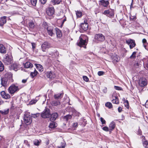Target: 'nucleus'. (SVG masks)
Listing matches in <instances>:
<instances>
[{"mask_svg":"<svg viewBox=\"0 0 148 148\" xmlns=\"http://www.w3.org/2000/svg\"><path fill=\"white\" fill-rule=\"evenodd\" d=\"M85 37L84 36L83 37L82 36H80L79 39L77 42V44L80 47H83L85 49L86 48V46L87 42L86 39H84V38Z\"/></svg>","mask_w":148,"mask_h":148,"instance_id":"obj_1","label":"nucleus"},{"mask_svg":"<svg viewBox=\"0 0 148 148\" xmlns=\"http://www.w3.org/2000/svg\"><path fill=\"white\" fill-rule=\"evenodd\" d=\"M3 62L5 64L9 65L13 62V58L11 56L5 54L3 59Z\"/></svg>","mask_w":148,"mask_h":148,"instance_id":"obj_2","label":"nucleus"},{"mask_svg":"<svg viewBox=\"0 0 148 148\" xmlns=\"http://www.w3.org/2000/svg\"><path fill=\"white\" fill-rule=\"evenodd\" d=\"M19 89L20 88L16 84H12L9 87L8 90L10 93L13 95L16 92L18 91Z\"/></svg>","mask_w":148,"mask_h":148,"instance_id":"obj_3","label":"nucleus"},{"mask_svg":"<svg viewBox=\"0 0 148 148\" xmlns=\"http://www.w3.org/2000/svg\"><path fill=\"white\" fill-rule=\"evenodd\" d=\"M24 120L25 123L27 125H29L32 122L31 116H30L29 113H26L24 117Z\"/></svg>","mask_w":148,"mask_h":148,"instance_id":"obj_4","label":"nucleus"},{"mask_svg":"<svg viewBox=\"0 0 148 148\" xmlns=\"http://www.w3.org/2000/svg\"><path fill=\"white\" fill-rule=\"evenodd\" d=\"M51 47V45L49 43L47 42H45L41 45V49L43 52H45L46 50Z\"/></svg>","mask_w":148,"mask_h":148,"instance_id":"obj_5","label":"nucleus"},{"mask_svg":"<svg viewBox=\"0 0 148 148\" xmlns=\"http://www.w3.org/2000/svg\"><path fill=\"white\" fill-rule=\"evenodd\" d=\"M105 39V36L102 34H97L95 35V41L102 42L104 41Z\"/></svg>","mask_w":148,"mask_h":148,"instance_id":"obj_6","label":"nucleus"},{"mask_svg":"<svg viewBox=\"0 0 148 148\" xmlns=\"http://www.w3.org/2000/svg\"><path fill=\"white\" fill-rule=\"evenodd\" d=\"M51 116L50 110L48 109H46L41 114V117L43 118H49Z\"/></svg>","mask_w":148,"mask_h":148,"instance_id":"obj_7","label":"nucleus"},{"mask_svg":"<svg viewBox=\"0 0 148 148\" xmlns=\"http://www.w3.org/2000/svg\"><path fill=\"white\" fill-rule=\"evenodd\" d=\"M12 82L9 81L6 78H3L1 79V84L2 86L4 87L7 86Z\"/></svg>","mask_w":148,"mask_h":148,"instance_id":"obj_8","label":"nucleus"},{"mask_svg":"<svg viewBox=\"0 0 148 148\" xmlns=\"http://www.w3.org/2000/svg\"><path fill=\"white\" fill-rule=\"evenodd\" d=\"M103 14L110 17H112L114 15V10L111 9L104 11Z\"/></svg>","mask_w":148,"mask_h":148,"instance_id":"obj_9","label":"nucleus"},{"mask_svg":"<svg viewBox=\"0 0 148 148\" xmlns=\"http://www.w3.org/2000/svg\"><path fill=\"white\" fill-rule=\"evenodd\" d=\"M126 43L129 46L130 48L132 49L136 45L135 41L133 40L130 39L126 40Z\"/></svg>","mask_w":148,"mask_h":148,"instance_id":"obj_10","label":"nucleus"},{"mask_svg":"<svg viewBox=\"0 0 148 148\" xmlns=\"http://www.w3.org/2000/svg\"><path fill=\"white\" fill-rule=\"evenodd\" d=\"M147 84V80L145 78H143L139 80V84L141 87H144L146 86Z\"/></svg>","mask_w":148,"mask_h":148,"instance_id":"obj_11","label":"nucleus"},{"mask_svg":"<svg viewBox=\"0 0 148 148\" xmlns=\"http://www.w3.org/2000/svg\"><path fill=\"white\" fill-rule=\"evenodd\" d=\"M47 77L50 79H53L56 77V75L53 72L51 71L47 72L46 73Z\"/></svg>","mask_w":148,"mask_h":148,"instance_id":"obj_12","label":"nucleus"},{"mask_svg":"<svg viewBox=\"0 0 148 148\" xmlns=\"http://www.w3.org/2000/svg\"><path fill=\"white\" fill-rule=\"evenodd\" d=\"M5 78H6L9 80V81L12 82H13V80L12 79V74L11 73L8 72L6 73L5 75Z\"/></svg>","mask_w":148,"mask_h":148,"instance_id":"obj_13","label":"nucleus"},{"mask_svg":"<svg viewBox=\"0 0 148 148\" xmlns=\"http://www.w3.org/2000/svg\"><path fill=\"white\" fill-rule=\"evenodd\" d=\"M68 108L69 109V111L71 112L72 113L71 115L74 116H79L80 115V113L75 110L74 108L71 107H68Z\"/></svg>","mask_w":148,"mask_h":148,"instance_id":"obj_14","label":"nucleus"},{"mask_svg":"<svg viewBox=\"0 0 148 148\" xmlns=\"http://www.w3.org/2000/svg\"><path fill=\"white\" fill-rule=\"evenodd\" d=\"M1 95L3 98L5 99H9L10 97V95L6 93L3 91L1 92Z\"/></svg>","mask_w":148,"mask_h":148,"instance_id":"obj_15","label":"nucleus"},{"mask_svg":"<svg viewBox=\"0 0 148 148\" xmlns=\"http://www.w3.org/2000/svg\"><path fill=\"white\" fill-rule=\"evenodd\" d=\"M81 27L83 30L86 31L88 29V23L84 21V23L81 24Z\"/></svg>","mask_w":148,"mask_h":148,"instance_id":"obj_16","label":"nucleus"},{"mask_svg":"<svg viewBox=\"0 0 148 148\" xmlns=\"http://www.w3.org/2000/svg\"><path fill=\"white\" fill-rule=\"evenodd\" d=\"M46 12L47 14L48 15L50 16H52L54 12V9L53 7L49 8Z\"/></svg>","mask_w":148,"mask_h":148,"instance_id":"obj_17","label":"nucleus"},{"mask_svg":"<svg viewBox=\"0 0 148 148\" xmlns=\"http://www.w3.org/2000/svg\"><path fill=\"white\" fill-rule=\"evenodd\" d=\"M45 28H47V32L51 36H52L53 34V28L51 27H47V26L45 27Z\"/></svg>","mask_w":148,"mask_h":148,"instance_id":"obj_18","label":"nucleus"},{"mask_svg":"<svg viewBox=\"0 0 148 148\" xmlns=\"http://www.w3.org/2000/svg\"><path fill=\"white\" fill-rule=\"evenodd\" d=\"M6 52L5 47L2 44H0V53L5 54Z\"/></svg>","mask_w":148,"mask_h":148,"instance_id":"obj_19","label":"nucleus"},{"mask_svg":"<svg viewBox=\"0 0 148 148\" xmlns=\"http://www.w3.org/2000/svg\"><path fill=\"white\" fill-rule=\"evenodd\" d=\"M60 102L59 100L55 99L51 101V104L53 106H57L60 104Z\"/></svg>","mask_w":148,"mask_h":148,"instance_id":"obj_20","label":"nucleus"},{"mask_svg":"<svg viewBox=\"0 0 148 148\" xmlns=\"http://www.w3.org/2000/svg\"><path fill=\"white\" fill-rule=\"evenodd\" d=\"M6 17L4 16L0 19V26H2L3 25L6 23Z\"/></svg>","mask_w":148,"mask_h":148,"instance_id":"obj_21","label":"nucleus"},{"mask_svg":"<svg viewBox=\"0 0 148 148\" xmlns=\"http://www.w3.org/2000/svg\"><path fill=\"white\" fill-rule=\"evenodd\" d=\"M11 67L12 69L16 71L18 70L19 68V65L18 64L14 63L11 65Z\"/></svg>","mask_w":148,"mask_h":148,"instance_id":"obj_22","label":"nucleus"},{"mask_svg":"<svg viewBox=\"0 0 148 148\" xmlns=\"http://www.w3.org/2000/svg\"><path fill=\"white\" fill-rule=\"evenodd\" d=\"M50 120L52 121H54L58 116V114L57 113H53L51 115Z\"/></svg>","mask_w":148,"mask_h":148,"instance_id":"obj_23","label":"nucleus"},{"mask_svg":"<svg viewBox=\"0 0 148 148\" xmlns=\"http://www.w3.org/2000/svg\"><path fill=\"white\" fill-rule=\"evenodd\" d=\"M115 127V122L112 121L110 124L109 125V130L111 131L114 129Z\"/></svg>","mask_w":148,"mask_h":148,"instance_id":"obj_24","label":"nucleus"},{"mask_svg":"<svg viewBox=\"0 0 148 148\" xmlns=\"http://www.w3.org/2000/svg\"><path fill=\"white\" fill-rule=\"evenodd\" d=\"M41 142V140L40 139H35L33 141V143L35 146H38L40 145Z\"/></svg>","mask_w":148,"mask_h":148,"instance_id":"obj_25","label":"nucleus"},{"mask_svg":"<svg viewBox=\"0 0 148 148\" xmlns=\"http://www.w3.org/2000/svg\"><path fill=\"white\" fill-rule=\"evenodd\" d=\"M100 4L104 7H107L109 4L108 1H105L104 0L100 1Z\"/></svg>","mask_w":148,"mask_h":148,"instance_id":"obj_26","label":"nucleus"},{"mask_svg":"<svg viewBox=\"0 0 148 148\" xmlns=\"http://www.w3.org/2000/svg\"><path fill=\"white\" fill-rule=\"evenodd\" d=\"M24 66L25 68H32L33 66V64L29 62H27L24 64Z\"/></svg>","mask_w":148,"mask_h":148,"instance_id":"obj_27","label":"nucleus"},{"mask_svg":"<svg viewBox=\"0 0 148 148\" xmlns=\"http://www.w3.org/2000/svg\"><path fill=\"white\" fill-rule=\"evenodd\" d=\"M36 66L37 69L40 72H41L43 70V68L42 66L40 64H37Z\"/></svg>","mask_w":148,"mask_h":148,"instance_id":"obj_28","label":"nucleus"},{"mask_svg":"<svg viewBox=\"0 0 148 148\" xmlns=\"http://www.w3.org/2000/svg\"><path fill=\"white\" fill-rule=\"evenodd\" d=\"M63 93H58L57 94L55 95L54 96V98L55 99L57 100V99L60 98L62 97Z\"/></svg>","mask_w":148,"mask_h":148,"instance_id":"obj_29","label":"nucleus"},{"mask_svg":"<svg viewBox=\"0 0 148 148\" xmlns=\"http://www.w3.org/2000/svg\"><path fill=\"white\" fill-rule=\"evenodd\" d=\"M56 35L58 37L60 38L62 36V34L58 28L56 29Z\"/></svg>","mask_w":148,"mask_h":148,"instance_id":"obj_30","label":"nucleus"},{"mask_svg":"<svg viewBox=\"0 0 148 148\" xmlns=\"http://www.w3.org/2000/svg\"><path fill=\"white\" fill-rule=\"evenodd\" d=\"M141 66L140 62L139 60L135 62L134 64V66L136 68L140 67Z\"/></svg>","mask_w":148,"mask_h":148,"instance_id":"obj_31","label":"nucleus"},{"mask_svg":"<svg viewBox=\"0 0 148 148\" xmlns=\"http://www.w3.org/2000/svg\"><path fill=\"white\" fill-rule=\"evenodd\" d=\"M56 126L57 125L55 122H51L50 123L49 125V127L51 128H55Z\"/></svg>","mask_w":148,"mask_h":148,"instance_id":"obj_32","label":"nucleus"},{"mask_svg":"<svg viewBox=\"0 0 148 148\" xmlns=\"http://www.w3.org/2000/svg\"><path fill=\"white\" fill-rule=\"evenodd\" d=\"M72 116L71 115H67L66 116H65L64 117V119L66 121H67L70 119L72 118Z\"/></svg>","mask_w":148,"mask_h":148,"instance_id":"obj_33","label":"nucleus"},{"mask_svg":"<svg viewBox=\"0 0 148 148\" xmlns=\"http://www.w3.org/2000/svg\"><path fill=\"white\" fill-rule=\"evenodd\" d=\"M51 1L53 5L58 4L61 1V0H51Z\"/></svg>","mask_w":148,"mask_h":148,"instance_id":"obj_34","label":"nucleus"},{"mask_svg":"<svg viewBox=\"0 0 148 148\" xmlns=\"http://www.w3.org/2000/svg\"><path fill=\"white\" fill-rule=\"evenodd\" d=\"M113 98H114L112 100L113 103L118 104L119 103V101L118 98L116 97H114Z\"/></svg>","mask_w":148,"mask_h":148,"instance_id":"obj_35","label":"nucleus"},{"mask_svg":"<svg viewBox=\"0 0 148 148\" xmlns=\"http://www.w3.org/2000/svg\"><path fill=\"white\" fill-rule=\"evenodd\" d=\"M29 27L31 29H33L35 26L34 23L33 22H29L28 23Z\"/></svg>","mask_w":148,"mask_h":148,"instance_id":"obj_36","label":"nucleus"},{"mask_svg":"<svg viewBox=\"0 0 148 148\" xmlns=\"http://www.w3.org/2000/svg\"><path fill=\"white\" fill-rule=\"evenodd\" d=\"M37 73L38 72L35 69L34 72H31L30 75L32 77H34L36 76L37 75Z\"/></svg>","mask_w":148,"mask_h":148,"instance_id":"obj_37","label":"nucleus"},{"mask_svg":"<svg viewBox=\"0 0 148 148\" xmlns=\"http://www.w3.org/2000/svg\"><path fill=\"white\" fill-rule=\"evenodd\" d=\"M66 145V143L64 141L61 142L60 145L59 147V148H64Z\"/></svg>","mask_w":148,"mask_h":148,"instance_id":"obj_38","label":"nucleus"},{"mask_svg":"<svg viewBox=\"0 0 148 148\" xmlns=\"http://www.w3.org/2000/svg\"><path fill=\"white\" fill-rule=\"evenodd\" d=\"M76 14L77 18H80L82 16V13L80 11H76Z\"/></svg>","mask_w":148,"mask_h":148,"instance_id":"obj_39","label":"nucleus"},{"mask_svg":"<svg viewBox=\"0 0 148 148\" xmlns=\"http://www.w3.org/2000/svg\"><path fill=\"white\" fill-rule=\"evenodd\" d=\"M105 106L110 109L112 108V103L110 102H107L105 104Z\"/></svg>","mask_w":148,"mask_h":148,"instance_id":"obj_40","label":"nucleus"},{"mask_svg":"<svg viewBox=\"0 0 148 148\" xmlns=\"http://www.w3.org/2000/svg\"><path fill=\"white\" fill-rule=\"evenodd\" d=\"M4 69V65L0 61V72L2 71Z\"/></svg>","mask_w":148,"mask_h":148,"instance_id":"obj_41","label":"nucleus"},{"mask_svg":"<svg viewBox=\"0 0 148 148\" xmlns=\"http://www.w3.org/2000/svg\"><path fill=\"white\" fill-rule=\"evenodd\" d=\"M9 111V109H7V110H5L4 111H1L0 112L2 114H6L8 113Z\"/></svg>","mask_w":148,"mask_h":148,"instance_id":"obj_42","label":"nucleus"},{"mask_svg":"<svg viewBox=\"0 0 148 148\" xmlns=\"http://www.w3.org/2000/svg\"><path fill=\"white\" fill-rule=\"evenodd\" d=\"M37 0H31V3L32 5L34 6L36 5Z\"/></svg>","mask_w":148,"mask_h":148,"instance_id":"obj_43","label":"nucleus"},{"mask_svg":"<svg viewBox=\"0 0 148 148\" xmlns=\"http://www.w3.org/2000/svg\"><path fill=\"white\" fill-rule=\"evenodd\" d=\"M136 52H134L131 56H130V58L131 59H134L136 57Z\"/></svg>","mask_w":148,"mask_h":148,"instance_id":"obj_44","label":"nucleus"},{"mask_svg":"<svg viewBox=\"0 0 148 148\" xmlns=\"http://www.w3.org/2000/svg\"><path fill=\"white\" fill-rule=\"evenodd\" d=\"M143 144L144 147L148 148V141H144L143 143Z\"/></svg>","mask_w":148,"mask_h":148,"instance_id":"obj_45","label":"nucleus"},{"mask_svg":"<svg viewBox=\"0 0 148 148\" xmlns=\"http://www.w3.org/2000/svg\"><path fill=\"white\" fill-rule=\"evenodd\" d=\"M142 42L143 44V46L145 48H146V44L147 43L146 40L145 38L143 39L142 40Z\"/></svg>","mask_w":148,"mask_h":148,"instance_id":"obj_46","label":"nucleus"},{"mask_svg":"<svg viewBox=\"0 0 148 148\" xmlns=\"http://www.w3.org/2000/svg\"><path fill=\"white\" fill-rule=\"evenodd\" d=\"M25 144L27 147H30V145L28 141L27 140H25L24 142Z\"/></svg>","mask_w":148,"mask_h":148,"instance_id":"obj_47","label":"nucleus"},{"mask_svg":"<svg viewBox=\"0 0 148 148\" xmlns=\"http://www.w3.org/2000/svg\"><path fill=\"white\" fill-rule=\"evenodd\" d=\"M73 127L74 128H77L78 126V123L76 122H74L72 125Z\"/></svg>","mask_w":148,"mask_h":148,"instance_id":"obj_48","label":"nucleus"},{"mask_svg":"<svg viewBox=\"0 0 148 148\" xmlns=\"http://www.w3.org/2000/svg\"><path fill=\"white\" fill-rule=\"evenodd\" d=\"M114 88L116 90H122L121 87L118 86H114Z\"/></svg>","mask_w":148,"mask_h":148,"instance_id":"obj_49","label":"nucleus"},{"mask_svg":"<svg viewBox=\"0 0 148 148\" xmlns=\"http://www.w3.org/2000/svg\"><path fill=\"white\" fill-rule=\"evenodd\" d=\"M102 129L106 131V132H108L109 131V129L108 127L107 126H105L102 128Z\"/></svg>","mask_w":148,"mask_h":148,"instance_id":"obj_50","label":"nucleus"},{"mask_svg":"<svg viewBox=\"0 0 148 148\" xmlns=\"http://www.w3.org/2000/svg\"><path fill=\"white\" fill-rule=\"evenodd\" d=\"M125 106L127 108H129V103L127 100L125 101L124 102Z\"/></svg>","mask_w":148,"mask_h":148,"instance_id":"obj_51","label":"nucleus"},{"mask_svg":"<svg viewBox=\"0 0 148 148\" xmlns=\"http://www.w3.org/2000/svg\"><path fill=\"white\" fill-rule=\"evenodd\" d=\"M83 79L86 82H87L88 81V78L86 76H84L83 77Z\"/></svg>","mask_w":148,"mask_h":148,"instance_id":"obj_52","label":"nucleus"},{"mask_svg":"<svg viewBox=\"0 0 148 148\" xmlns=\"http://www.w3.org/2000/svg\"><path fill=\"white\" fill-rule=\"evenodd\" d=\"M100 121L102 124H106V121L102 117L100 118Z\"/></svg>","mask_w":148,"mask_h":148,"instance_id":"obj_53","label":"nucleus"},{"mask_svg":"<svg viewBox=\"0 0 148 148\" xmlns=\"http://www.w3.org/2000/svg\"><path fill=\"white\" fill-rule=\"evenodd\" d=\"M39 116V114L38 113H37L36 114H32V117H33L34 118H36V117H38Z\"/></svg>","mask_w":148,"mask_h":148,"instance_id":"obj_54","label":"nucleus"},{"mask_svg":"<svg viewBox=\"0 0 148 148\" xmlns=\"http://www.w3.org/2000/svg\"><path fill=\"white\" fill-rule=\"evenodd\" d=\"M38 100V99L32 100L30 101V103L31 104H33L35 103Z\"/></svg>","mask_w":148,"mask_h":148,"instance_id":"obj_55","label":"nucleus"},{"mask_svg":"<svg viewBox=\"0 0 148 148\" xmlns=\"http://www.w3.org/2000/svg\"><path fill=\"white\" fill-rule=\"evenodd\" d=\"M104 72L102 71H99L98 72L97 74L99 76H101L103 75Z\"/></svg>","mask_w":148,"mask_h":148,"instance_id":"obj_56","label":"nucleus"},{"mask_svg":"<svg viewBox=\"0 0 148 148\" xmlns=\"http://www.w3.org/2000/svg\"><path fill=\"white\" fill-rule=\"evenodd\" d=\"M39 1L42 4H45L47 1V0H39Z\"/></svg>","mask_w":148,"mask_h":148,"instance_id":"obj_57","label":"nucleus"},{"mask_svg":"<svg viewBox=\"0 0 148 148\" xmlns=\"http://www.w3.org/2000/svg\"><path fill=\"white\" fill-rule=\"evenodd\" d=\"M32 49H34L35 48L36 44L34 43H32Z\"/></svg>","mask_w":148,"mask_h":148,"instance_id":"obj_58","label":"nucleus"},{"mask_svg":"<svg viewBox=\"0 0 148 148\" xmlns=\"http://www.w3.org/2000/svg\"><path fill=\"white\" fill-rule=\"evenodd\" d=\"M103 91L104 93H106L107 92V88L106 87H105L103 89Z\"/></svg>","mask_w":148,"mask_h":148,"instance_id":"obj_59","label":"nucleus"},{"mask_svg":"<svg viewBox=\"0 0 148 148\" xmlns=\"http://www.w3.org/2000/svg\"><path fill=\"white\" fill-rule=\"evenodd\" d=\"M118 111L119 112H121L122 110V108L121 107H119L118 108Z\"/></svg>","mask_w":148,"mask_h":148,"instance_id":"obj_60","label":"nucleus"},{"mask_svg":"<svg viewBox=\"0 0 148 148\" xmlns=\"http://www.w3.org/2000/svg\"><path fill=\"white\" fill-rule=\"evenodd\" d=\"M138 134L139 135H141L142 134V132L140 129H139L138 130Z\"/></svg>","mask_w":148,"mask_h":148,"instance_id":"obj_61","label":"nucleus"},{"mask_svg":"<svg viewBox=\"0 0 148 148\" xmlns=\"http://www.w3.org/2000/svg\"><path fill=\"white\" fill-rule=\"evenodd\" d=\"M49 141L48 139H47L45 141V143L47 145H48L49 143Z\"/></svg>","mask_w":148,"mask_h":148,"instance_id":"obj_62","label":"nucleus"},{"mask_svg":"<svg viewBox=\"0 0 148 148\" xmlns=\"http://www.w3.org/2000/svg\"><path fill=\"white\" fill-rule=\"evenodd\" d=\"M64 18L63 20V22L62 23V25H63V24L64 23V22L66 21V18L65 16H64Z\"/></svg>","mask_w":148,"mask_h":148,"instance_id":"obj_63","label":"nucleus"},{"mask_svg":"<svg viewBox=\"0 0 148 148\" xmlns=\"http://www.w3.org/2000/svg\"><path fill=\"white\" fill-rule=\"evenodd\" d=\"M27 79L22 80V82L23 83H25L27 82Z\"/></svg>","mask_w":148,"mask_h":148,"instance_id":"obj_64","label":"nucleus"}]
</instances>
